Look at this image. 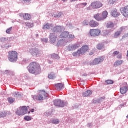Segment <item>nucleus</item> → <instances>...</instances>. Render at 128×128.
Wrapping results in <instances>:
<instances>
[{"label":"nucleus","mask_w":128,"mask_h":128,"mask_svg":"<svg viewBox=\"0 0 128 128\" xmlns=\"http://www.w3.org/2000/svg\"><path fill=\"white\" fill-rule=\"evenodd\" d=\"M120 54V52L118 51H116L113 53L114 56H118Z\"/></svg>","instance_id":"nucleus-44"},{"label":"nucleus","mask_w":128,"mask_h":128,"mask_svg":"<svg viewBox=\"0 0 128 128\" xmlns=\"http://www.w3.org/2000/svg\"><path fill=\"white\" fill-rule=\"evenodd\" d=\"M121 12L124 18H128V6L121 9Z\"/></svg>","instance_id":"nucleus-11"},{"label":"nucleus","mask_w":128,"mask_h":128,"mask_svg":"<svg viewBox=\"0 0 128 128\" xmlns=\"http://www.w3.org/2000/svg\"><path fill=\"white\" fill-rule=\"evenodd\" d=\"M62 0V2H66V0Z\"/></svg>","instance_id":"nucleus-56"},{"label":"nucleus","mask_w":128,"mask_h":128,"mask_svg":"<svg viewBox=\"0 0 128 128\" xmlns=\"http://www.w3.org/2000/svg\"><path fill=\"white\" fill-rule=\"evenodd\" d=\"M106 82L107 84H114V81L111 80H106Z\"/></svg>","instance_id":"nucleus-36"},{"label":"nucleus","mask_w":128,"mask_h":128,"mask_svg":"<svg viewBox=\"0 0 128 128\" xmlns=\"http://www.w3.org/2000/svg\"><path fill=\"white\" fill-rule=\"evenodd\" d=\"M4 116H6V112H2L0 113V118H4Z\"/></svg>","instance_id":"nucleus-31"},{"label":"nucleus","mask_w":128,"mask_h":128,"mask_svg":"<svg viewBox=\"0 0 128 128\" xmlns=\"http://www.w3.org/2000/svg\"><path fill=\"white\" fill-rule=\"evenodd\" d=\"M108 12L104 11L103 12V14H102L103 18H103V20H106V18H108Z\"/></svg>","instance_id":"nucleus-26"},{"label":"nucleus","mask_w":128,"mask_h":128,"mask_svg":"<svg viewBox=\"0 0 128 128\" xmlns=\"http://www.w3.org/2000/svg\"><path fill=\"white\" fill-rule=\"evenodd\" d=\"M114 24L112 22H109L107 24L108 28H111L110 32H114Z\"/></svg>","instance_id":"nucleus-20"},{"label":"nucleus","mask_w":128,"mask_h":128,"mask_svg":"<svg viewBox=\"0 0 128 128\" xmlns=\"http://www.w3.org/2000/svg\"><path fill=\"white\" fill-rule=\"evenodd\" d=\"M42 42H45L46 44V42H48V39H42Z\"/></svg>","instance_id":"nucleus-45"},{"label":"nucleus","mask_w":128,"mask_h":128,"mask_svg":"<svg viewBox=\"0 0 128 128\" xmlns=\"http://www.w3.org/2000/svg\"><path fill=\"white\" fill-rule=\"evenodd\" d=\"M32 98L34 100H38V97L36 96H32Z\"/></svg>","instance_id":"nucleus-40"},{"label":"nucleus","mask_w":128,"mask_h":128,"mask_svg":"<svg viewBox=\"0 0 128 128\" xmlns=\"http://www.w3.org/2000/svg\"><path fill=\"white\" fill-rule=\"evenodd\" d=\"M113 0V2H114V0Z\"/></svg>","instance_id":"nucleus-61"},{"label":"nucleus","mask_w":128,"mask_h":128,"mask_svg":"<svg viewBox=\"0 0 128 128\" xmlns=\"http://www.w3.org/2000/svg\"><path fill=\"white\" fill-rule=\"evenodd\" d=\"M8 60L12 62H14L18 60V52L16 51L10 52H8Z\"/></svg>","instance_id":"nucleus-2"},{"label":"nucleus","mask_w":128,"mask_h":128,"mask_svg":"<svg viewBox=\"0 0 128 128\" xmlns=\"http://www.w3.org/2000/svg\"><path fill=\"white\" fill-rule=\"evenodd\" d=\"M79 48H80V44H74V45L69 46L68 48V52H72L75 50H78Z\"/></svg>","instance_id":"nucleus-7"},{"label":"nucleus","mask_w":128,"mask_h":128,"mask_svg":"<svg viewBox=\"0 0 128 128\" xmlns=\"http://www.w3.org/2000/svg\"><path fill=\"white\" fill-rule=\"evenodd\" d=\"M68 36H70V33L68 32H62L61 35L60 36V38H68Z\"/></svg>","instance_id":"nucleus-22"},{"label":"nucleus","mask_w":128,"mask_h":128,"mask_svg":"<svg viewBox=\"0 0 128 128\" xmlns=\"http://www.w3.org/2000/svg\"><path fill=\"white\" fill-rule=\"evenodd\" d=\"M28 114H30V112H28Z\"/></svg>","instance_id":"nucleus-60"},{"label":"nucleus","mask_w":128,"mask_h":128,"mask_svg":"<svg viewBox=\"0 0 128 128\" xmlns=\"http://www.w3.org/2000/svg\"><path fill=\"white\" fill-rule=\"evenodd\" d=\"M8 100L9 102V104H14V102L16 101V100L12 97L10 98H8Z\"/></svg>","instance_id":"nucleus-28"},{"label":"nucleus","mask_w":128,"mask_h":128,"mask_svg":"<svg viewBox=\"0 0 128 128\" xmlns=\"http://www.w3.org/2000/svg\"><path fill=\"white\" fill-rule=\"evenodd\" d=\"M1 42H8V40L6 38H1Z\"/></svg>","instance_id":"nucleus-43"},{"label":"nucleus","mask_w":128,"mask_h":128,"mask_svg":"<svg viewBox=\"0 0 128 128\" xmlns=\"http://www.w3.org/2000/svg\"><path fill=\"white\" fill-rule=\"evenodd\" d=\"M34 52L36 54V56H38V54H40V51H38V50H34Z\"/></svg>","instance_id":"nucleus-49"},{"label":"nucleus","mask_w":128,"mask_h":128,"mask_svg":"<svg viewBox=\"0 0 128 128\" xmlns=\"http://www.w3.org/2000/svg\"><path fill=\"white\" fill-rule=\"evenodd\" d=\"M118 58H122V54H120L118 56Z\"/></svg>","instance_id":"nucleus-53"},{"label":"nucleus","mask_w":128,"mask_h":128,"mask_svg":"<svg viewBox=\"0 0 128 128\" xmlns=\"http://www.w3.org/2000/svg\"><path fill=\"white\" fill-rule=\"evenodd\" d=\"M68 26L70 30H72V28H74V27L72 26V24H68Z\"/></svg>","instance_id":"nucleus-46"},{"label":"nucleus","mask_w":128,"mask_h":128,"mask_svg":"<svg viewBox=\"0 0 128 128\" xmlns=\"http://www.w3.org/2000/svg\"><path fill=\"white\" fill-rule=\"evenodd\" d=\"M79 50L82 55L84 54H86V52L88 50V46L85 45L80 49Z\"/></svg>","instance_id":"nucleus-12"},{"label":"nucleus","mask_w":128,"mask_h":128,"mask_svg":"<svg viewBox=\"0 0 128 128\" xmlns=\"http://www.w3.org/2000/svg\"><path fill=\"white\" fill-rule=\"evenodd\" d=\"M124 64V61L122 60H118L114 64V66H122Z\"/></svg>","instance_id":"nucleus-24"},{"label":"nucleus","mask_w":128,"mask_h":128,"mask_svg":"<svg viewBox=\"0 0 128 128\" xmlns=\"http://www.w3.org/2000/svg\"><path fill=\"white\" fill-rule=\"evenodd\" d=\"M68 44V40L66 38L62 39L60 40L57 46H66Z\"/></svg>","instance_id":"nucleus-8"},{"label":"nucleus","mask_w":128,"mask_h":128,"mask_svg":"<svg viewBox=\"0 0 128 128\" xmlns=\"http://www.w3.org/2000/svg\"><path fill=\"white\" fill-rule=\"evenodd\" d=\"M54 26V24H47L43 26V30H50Z\"/></svg>","instance_id":"nucleus-21"},{"label":"nucleus","mask_w":128,"mask_h":128,"mask_svg":"<svg viewBox=\"0 0 128 128\" xmlns=\"http://www.w3.org/2000/svg\"><path fill=\"white\" fill-rule=\"evenodd\" d=\"M26 26H28V28H34V24H30V22L26 23Z\"/></svg>","instance_id":"nucleus-30"},{"label":"nucleus","mask_w":128,"mask_h":128,"mask_svg":"<svg viewBox=\"0 0 128 128\" xmlns=\"http://www.w3.org/2000/svg\"><path fill=\"white\" fill-rule=\"evenodd\" d=\"M90 32H100V30L98 29L96 30H91Z\"/></svg>","instance_id":"nucleus-33"},{"label":"nucleus","mask_w":128,"mask_h":128,"mask_svg":"<svg viewBox=\"0 0 128 128\" xmlns=\"http://www.w3.org/2000/svg\"><path fill=\"white\" fill-rule=\"evenodd\" d=\"M58 38L56 37V34H51L50 35V42L52 44H54L56 42V39Z\"/></svg>","instance_id":"nucleus-14"},{"label":"nucleus","mask_w":128,"mask_h":128,"mask_svg":"<svg viewBox=\"0 0 128 128\" xmlns=\"http://www.w3.org/2000/svg\"><path fill=\"white\" fill-rule=\"evenodd\" d=\"M104 60V57L96 58L90 64V66H96V64H99L100 62H102Z\"/></svg>","instance_id":"nucleus-6"},{"label":"nucleus","mask_w":128,"mask_h":128,"mask_svg":"<svg viewBox=\"0 0 128 128\" xmlns=\"http://www.w3.org/2000/svg\"><path fill=\"white\" fill-rule=\"evenodd\" d=\"M89 24L91 28H98L100 26V24L95 20H92L90 21Z\"/></svg>","instance_id":"nucleus-13"},{"label":"nucleus","mask_w":128,"mask_h":128,"mask_svg":"<svg viewBox=\"0 0 128 128\" xmlns=\"http://www.w3.org/2000/svg\"><path fill=\"white\" fill-rule=\"evenodd\" d=\"M29 72L33 74H40L42 72L40 66L36 62H32L29 66Z\"/></svg>","instance_id":"nucleus-1"},{"label":"nucleus","mask_w":128,"mask_h":128,"mask_svg":"<svg viewBox=\"0 0 128 128\" xmlns=\"http://www.w3.org/2000/svg\"><path fill=\"white\" fill-rule=\"evenodd\" d=\"M55 86L58 90H62L64 88V84L62 83L58 84L55 85Z\"/></svg>","instance_id":"nucleus-16"},{"label":"nucleus","mask_w":128,"mask_h":128,"mask_svg":"<svg viewBox=\"0 0 128 128\" xmlns=\"http://www.w3.org/2000/svg\"><path fill=\"white\" fill-rule=\"evenodd\" d=\"M103 48H104V45H102V44H99L97 46L98 50H102Z\"/></svg>","instance_id":"nucleus-35"},{"label":"nucleus","mask_w":128,"mask_h":128,"mask_svg":"<svg viewBox=\"0 0 128 128\" xmlns=\"http://www.w3.org/2000/svg\"><path fill=\"white\" fill-rule=\"evenodd\" d=\"M102 8V4L100 2H94L91 5L86 8L87 10H96V8Z\"/></svg>","instance_id":"nucleus-3"},{"label":"nucleus","mask_w":128,"mask_h":128,"mask_svg":"<svg viewBox=\"0 0 128 128\" xmlns=\"http://www.w3.org/2000/svg\"><path fill=\"white\" fill-rule=\"evenodd\" d=\"M92 90H88L82 94V96L84 98H86L90 96H92Z\"/></svg>","instance_id":"nucleus-17"},{"label":"nucleus","mask_w":128,"mask_h":128,"mask_svg":"<svg viewBox=\"0 0 128 128\" xmlns=\"http://www.w3.org/2000/svg\"><path fill=\"white\" fill-rule=\"evenodd\" d=\"M94 54V52H92L91 53H90V56H92Z\"/></svg>","instance_id":"nucleus-54"},{"label":"nucleus","mask_w":128,"mask_h":128,"mask_svg":"<svg viewBox=\"0 0 128 128\" xmlns=\"http://www.w3.org/2000/svg\"><path fill=\"white\" fill-rule=\"evenodd\" d=\"M26 114H28V108L26 106L20 107L17 110L16 114L18 116H24Z\"/></svg>","instance_id":"nucleus-4"},{"label":"nucleus","mask_w":128,"mask_h":128,"mask_svg":"<svg viewBox=\"0 0 128 128\" xmlns=\"http://www.w3.org/2000/svg\"><path fill=\"white\" fill-rule=\"evenodd\" d=\"M122 88H120V93L122 94H126L128 92V84L124 83L122 85Z\"/></svg>","instance_id":"nucleus-9"},{"label":"nucleus","mask_w":128,"mask_h":128,"mask_svg":"<svg viewBox=\"0 0 128 128\" xmlns=\"http://www.w3.org/2000/svg\"><path fill=\"white\" fill-rule=\"evenodd\" d=\"M62 14H63L62 12H59V13L55 14L54 16L56 18H60V16H62Z\"/></svg>","instance_id":"nucleus-29"},{"label":"nucleus","mask_w":128,"mask_h":128,"mask_svg":"<svg viewBox=\"0 0 128 128\" xmlns=\"http://www.w3.org/2000/svg\"><path fill=\"white\" fill-rule=\"evenodd\" d=\"M44 100V97L42 95H40L38 98V100Z\"/></svg>","instance_id":"nucleus-41"},{"label":"nucleus","mask_w":128,"mask_h":128,"mask_svg":"<svg viewBox=\"0 0 128 128\" xmlns=\"http://www.w3.org/2000/svg\"><path fill=\"white\" fill-rule=\"evenodd\" d=\"M112 16H114V18H118V16H120V14L118 12L116 9H115L112 12Z\"/></svg>","instance_id":"nucleus-19"},{"label":"nucleus","mask_w":128,"mask_h":128,"mask_svg":"<svg viewBox=\"0 0 128 128\" xmlns=\"http://www.w3.org/2000/svg\"><path fill=\"white\" fill-rule=\"evenodd\" d=\"M21 18H24V20H30L31 18L30 14H19Z\"/></svg>","instance_id":"nucleus-15"},{"label":"nucleus","mask_w":128,"mask_h":128,"mask_svg":"<svg viewBox=\"0 0 128 128\" xmlns=\"http://www.w3.org/2000/svg\"><path fill=\"white\" fill-rule=\"evenodd\" d=\"M46 94H46V93L45 92H43L42 96H44V98H48V96H46Z\"/></svg>","instance_id":"nucleus-50"},{"label":"nucleus","mask_w":128,"mask_h":128,"mask_svg":"<svg viewBox=\"0 0 128 128\" xmlns=\"http://www.w3.org/2000/svg\"><path fill=\"white\" fill-rule=\"evenodd\" d=\"M94 18L98 22H101V20H104V18L100 16V14H97L94 15Z\"/></svg>","instance_id":"nucleus-18"},{"label":"nucleus","mask_w":128,"mask_h":128,"mask_svg":"<svg viewBox=\"0 0 128 128\" xmlns=\"http://www.w3.org/2000/svg\"><path fill=\"white\" fill-rule=\"evenodd\" d=\"M12 28H9L6 30V32H12Z\"/></svg>","instance_id":"nucleus-47"},{"label":"nucleus","mask_w":128,"mask_h":128,"mask_svg":"<svg viewBox=\"0 0 128 128\" xmlns=\"http://www.w3.org/2000/svg\"><path fill=\"white\" fill-rule=\"evenodd\" d=\"M48 78L50 80H54V75L52 74H49Z\"/></svg>","instance_id":"nucleus-38"},{"label":"nucleus","mask_w":128,"mask_h":128,"mask_svg":"<svg viewBox=\"0 0 128 128\" xmlns=\"http://www.w3.org/2000/svg\"><path fill=\"white\" fill-rule=\"evenodd\" d=\"M11 47H12L11 46H8V48H11Z\"/></svg>","instance_id":"nucleus-58"},{"label":"nucleus","mask_w":128,"mask_h":128,"mask_svg":"<svg viewBox=\"0 0 128 128\" xmlns=\"http://www.w3.org/2000/svg\"><path fill=\"white\" fill-rule=\"evenodd\" d=\"M72 54L74 56H80V55L82 54H80V50H78L77 52H75L73 53Z\"/></svg>","instance_id":"nucleus-27"},{"label":"nucleus","mask_w":128,"mask_h":128,"mask_svg":"<svg viewBox=\"0 0 128 128\" xmlns=\"http://www.w3.org/2000/svg\"><path fill=\"white\" fill-rule=\"evenodd\" d=\"M76 0H72V2H76Z\"/></svg>","instance_id":"nucleus-55"},{"label":"nucleus","mask_w":128,"mask_h":128,"mask_svg":"<svg viewBox=\"0 0 128 128\" xmlns=\"http://www.w3.org/2000/svg\"><path fill=\"white\" fill-rule=\"evenodd\" d=\"M127 56L128 57V52H127Z\"/></svg>","instance_id":"nucleus-59"},{"label":"nucleus","mask_w":128,"mask_h":128,"mask_svg":"<svg viewBox=\"0 0 128 128\" xmlns=\"http://www.w3.org/2000/svg\"><path fill=\"white\" fill-rule=\"evenodd\" d=\"M53 124H60V120H54Z\"/></svg>","instance_id":"nucleus-39"},{"label":"nucleus","mask_w":128,"mask_h":128,"mask_svg":"<svg viewBox=\"0 0 128 128\" xmlns=\"http://www.w3.org/2000/svg\"><path fill=\"white\" fill-rule=\"evenodd\" d=\"M53 60H56L58 59V56L56 54H52L51 56Z\"/></svg>","instance_id":"nucleus-34"},{"label":"nucleus","mask_w":128,"mask_h":128,"mask_svg":"<svg viewBox=\"0 0 128 128\" xmlns=\"http://www.w3.org/2000/svg\"><path fill=\"white\" fill-rule=\"evenodd\" d=\"M74 35H70L69 37H68L66 40H67L68 43L72 42L74 40Z\"/></svg>","instance_id":"nucleus-23"},{"label":"nucleus","mask_w":128,"mask_h":128,"mask_svg":"<svg viewBox=\"0 0 128 128\" xmlns=\"http://www.w3.org/2000/svg\"><path fill=\"white\" fill-rule=\"evenodd\" d=\"M66 28L64 26H56L52 28V31L54 32H64Z\"/></svg>","instance_id":"nucleus-5"},{"label":"nucleus","mask_w":128,"mask_h":128,"mask_svg":"<svg viewBox=\"0 0 128 128\" xmlns=\"http://www.w3.org/2000/svg\"><path fill=\"white\" fill-rule=\"evenodd\" d=\"M126 30V28L122 27L120 28L121 32H124V30Z\"/></svg>","instance_id":"nucleus-52"},{"label":"nucleus","mask_w":128,"mask_h":128,"mask_svg":"<svg viewBox=\"0 0 128 128\" xmlns=\"http://www.w3.org/2000/svg\"><path fill=\"white\" fill-rule=\"evenodd\" d=\"M84 26H88V21L86 20L83 22Z\"/></svg>","instance_id":"nucleus-42"},{"label":"nucleus","mask_w":128,"mask_h":128,"mask_svg":"<svg viewBox=\"0 0 128 128\" xmlns=\"http://www.w3.org/2000/svg\"><path fill=\"white\" fill-rule=\"evenodd\" d=\"M120 33L116 32V33H115L114 36H115V38H118V36H120Z\"/></svg>","instance_id":"nucleus-48"},{"label":"nucleus","mask_w":128,"mask_h":128,"mask_svg":"<svg viewBox=\"0 0 128 128\" xmlns=\"http://www.w3.org/2000/svg\"><path fill=\"white\" fill-rule=\"evenodd\" d=\"M54 104L56 106H59V108H64V102L62 101V100H55L54 101Z\"/></svg>","instance_id":"nucleus-10"},{"label":"nucleus","mask_w":128,"mask_h":128,"mask_svg":"<svg viewBox=\"0 0 128 128\" xmlns=\"http://www.w3.org/2000/svg\"><path fill=\"white\" fill-rule=\"evenodd\" d=\"M100 32L98 33H94V32H90V35L91 36H92L93 38H95L96 36H100Z\"/></svg>","instance_id":"nucleus-25"},{"label":"nucleus","mask_w":128,"mask_h":128,"mask_svg":"<svg viewBox=\"0 0 128 128\" xmlns=\"http://www.w3.org/2000/svg\"><path fill=\"white\" fill-rule=\"evenodd\" d=\"M23 2H25L26 4L28 2H30V0H23Z\"/></svg>","instance_id":"nucleus-51"},{"label":"nucleus","mask_w":128,"mask_h":128,"mask_svg":"<svg viewBox=\"0 0 128 128\" xmlns=\"http://www.w3.org/2000/svg\"><path fill=\"white\" fill-rule=\"evenodd\" d=\"M127 118H128V116H127Z\"/></svg>","instance_id":"nucleus-62"},{"label":"nucleus","mask_w":128,"mask_h":128,"mask_svg":"<svg viewBox=\"0 0 128 128\" xmlns=\"http://www.w3.org/2000/svg\"><path fill=\"white\" fill-rule=\"evenodd\" d=\"M34 110H31V112H34Z\"/></svg>","instance_id":"nucleus-57"},{"label":"nucleus","mask_w":128,"mask_h":128,"mask_svg":"<svg viewBox=\"0 0 128 128\" xmlns=\"http://www.w3.org/2000/svg\"><path fill=\"white\" fill-rule=\"evenodd\" d=\"M24 120H27V122H30V120H32V118L30 116H27L24 117Z\"/></svg>","instance_id":"nucleus-37"},{"label":"nucleus","mask_w":128,"mask_h":128,"mask_svg":"<svg viewBox=\"0 0 128 128\" xmlns=\"http://www.w3.org/2000/svg\"><path fill=\"white\" fill-rule=\"evenodd\" d=\"M78 6H80L81 8H86V6H88V3L80 4H78Z\"/></svg>","instance_id":"nucleus-32"}]
</instances>
